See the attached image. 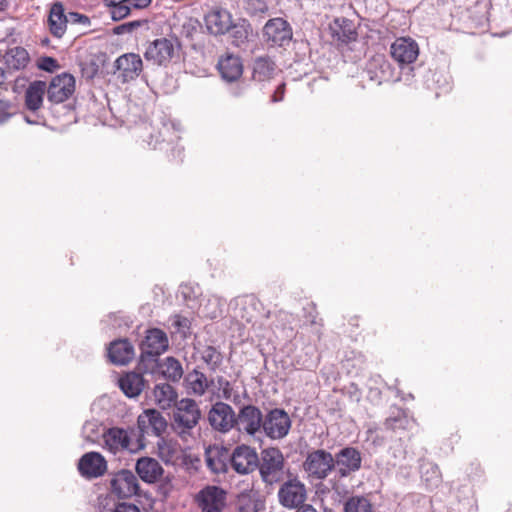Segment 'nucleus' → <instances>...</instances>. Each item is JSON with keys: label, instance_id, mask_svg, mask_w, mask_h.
<instances>
[{"label": "nucleus", "instance_id": "nucleus-55", "mask_svg": "<svg viewBox=\"0 0 512 512\" xmlns=\"http://www.w3.org/2000/svg\"><path fill=\"white\" fill-rule=\"evenodd\" d=\"M296 512H318L312 505H304L302 508L298 509Z\"/></svg>", "mask_w": 512, "mask_h": 512}, {"label": "nucleus", "instance_id": "nucleus-11", "mask_svg": "<svg viewBox=\"0 0 512 512\" xmlns=\"http://www.w3.org/2000/svg\"><path fill=\"white\" fill-rule=\"evenodd\" d=\"M263 35L271 45L282 47L291 41L292 28L283 18H272L264 25Z\"/></svg>", "mask_w": 512, "mask_h": 512}, {"label": "nucleus", "instance_id": "nucleus-13", "mask_svg": "<svg viewBox=\"0 0 512 512\" xmlns=\"http://www.w3.org/2000/svg\"><path fill=\"white\" fill-rule=\"evenodd\" d=\"M369 79L377 85L398 80L394 76V68L389 60L382 54H376L369 59L366 65Z\"/></svg>", "mask_w": 512, "mask_h": 512}, {"label": "nucleus", "instance_id": "nucleus-28", "mask_svg": "<svg viewBox=\"0 0 512 512\" xmlns=\"http://www.w3.org/2000/svg\"><path fill=\"white\" fill-rule=\"evenodd\" d=\"M119 386L127 397H137L144 389L143 376L136 372L126 373L119 379Z\"/></svg>", "mask_w": 512, "mask_h": 512}, {"label": "nucleus", "instance_id": "nucleus-47", "mask_svg": "<svg viewBox=\"0 0 512 512\" xmlns=\"http://www.w3.org/2000/svg\"><path fill=\"white\" fill-rule=\"evenodd\" d=\"M126 28H127V31L128 33H131L132 31L138 29L139 27H145L147 30L149 29V22L147 19H140V20H133V21H129V22H126Z\"/></svg>", "mask_w": 512, "mask_h": 512}, {"label": "nucleus", "instance_id": "nucleus-10", "mask_svg": "<svg viewBox=\"0 0 512 512\" xmlns=\"http://www.w3.org/2000/svg\"><path fill=\"white\" fill-rule=\"evenodd\" d=\"M291 427L289 415L282 409H273L263 421V430L271 439L284 438Z\"/></svg>", "mask_w": 512, "mask_h": 512}, {"label": "nucleus", "instance_id": "nucleus-7", "mask_svg": "<svg viewBox=\"0 0 512 512\" xmlns=\"http://www.w3.org/2000/svg\"><path fill=\"white\" fill-rule=\"evenodd\" d=\"M111 491L119 499L131 498L138 494L140 490L136 475L127 469H122L115 473L110 480Z\"/></svg>", "mask_w": 512, "mask_h": 512}, {"label": "nucleus", "instance_id": "nucleus-18", "mask_svg": "<svg viewBox=\"0 0 512 512\" xmlns=\"http://www.w3.org/2000/svg\"><path fill=\"white\" fill-rule=\"evenodd\" d=\"M78 470L87 478H97L106 472L107 462L99 452H88L80 458Z\"/></svg>", "mask_w": 512, "mask_h": 512}, {"label": "nucleus", "instance_id": "nucleus-3", "mask_svg": "<svg viewBox=\"0 0 512 512\" xmlns=\"http://www.w3.org/2000/svg\"><path fill=\"white\" fill-rule=\"evenodd\" d=\"M310 480L322 481L335 469L334 456L324 449L309 451L302 464Z\"/></svg>", "mask_w": 512, "mask_h": 512}, {"label": "nucleus", "instance_id": "nucleus-14", "mask_svg": "<svg viewBox=\"0 0 512 512\" xmlns=\"http://www.w3.org/2000/svg\"><path fill=\"white\" fill-rule=\"evenodd\" d=\"M196 500L201 512H223L226 492L217 486H207L197 494Z\"/></svg>", "mask_w": 512, "mask_h": 512}, {"label": "nucleus", "instance_id": "nucleus-41", "mask_svg": "<svg viewBox=\"0 0 512 512\" xmlns=\"http://www.w3.org/2000/svg\"><path fill=\"white\" fill-rule=\"evenodd\" d=\"M110 14L113 20L119 21L124 19L126 16L130 14L132 5L120 2H114L109 4Z\"/></svg>", "mask_w": 512, "mask_h": 512}, {"label": "nucleus", "instance_id": "nucleus-49", "mask_svg": "<svg viewBox=\"0 0 512 512\" xmlns=\"http://www.w3.org/2000/svg\"><path fill=\"white\" fill-rule=\"evenodd\" d=\"M284 89H285V84L282 83L280 84L276 91L274 92L273 96H272V102H279V101H282L283 97H284Z\"/></svg>", "mask_w": 512, "mask_h": 512}, {"label": "nucleus", "instance_id": "nucleus-4", "mask_svg": "<svg viewBox=\"0 0 512 512\" xmlns=\"http://www.w3.org/2000/svg\"><path fill=\"white\" fill-rule=\"evenodd\" d=\"M179 42L176 38H157L148 43L144 58L157 66H166L179 49Z\"/></svg>", "mask_w": 512, "mask_h": 512}, {"label": "nucleus", "instance_id": "nucleus-26", "mask_svg": "<svg viewBox=\"0 0 512 512\" xmlns=\"http://www.w3.org/2000/svg\"><path fill=\"white\" fill-rule=\"evenodd\" d=\"M49 30L57 38H61L67 29V17L64 14L63 5L60 2L54 3L48 17Z\"/></svg>", "mask_w": 512, "mask_h": 512}, {"label": "nucleus", "instance_id": "nucleus-36", "mask_svg": "<svg viewBox=\"0 0 512 512\" xmlns=\"http://www.w3.org/2000/svg\"><path fill=\"white\" fill-rule=\"evenodd\" d=\"M344 512H374V509L367 497L356 495L345 501Z\"/></svg>", "mask_w": 512, "mask_h": 512}, {"label": "nucleus", "instance_id": "nucleus-16", "mask_svg": "<svg viewBox=\"0 0 512 512\" xmlns=\"http://www.w3.org/2000/svg\"><path fill=\"white\" fill-rule=\"evenodd\" d=\"M335 469L341 478L349 476L361 467V454L353 447L341 449L334 457Z\"/></svg>", "mask_w": 512, "mask_h": 512}, {"label": "nucleus", "instance_id": "nucleus-25", "mask_svg": "<svg viewBox=\"0 0 512 512\" xmlns=\"http://www.w3.org/2000/svg\"><path fill=\"white\" fill-rule=\"evenodd\" d=\"M108 357L113 364L126 365L134 357L133 345L127 339L115 340L108 348Z\"/></svg>", "mask_w": 512, "mask_h": 512}, {"label": "nucleus", "instance_id": "nucleus-31", "mask_svg": "<svg viewBox=\"0 0 512 512\" xmlns=\"http://www.w3.org/2000/svg\"><path fill=\"white\" fill-rule=\"evenodd\" d=\"M275 63L268 56H261L253 62V79L258 82L268 81L275 72Z\"/></svg>", "mask_w": 512, "mask_h": 512}, {"label": "nucleus", "instance_id": "nucleus-8", "mask_svg": "<svg viewBox=\"0 0 512 512\" xmlns=\"http://www.w3.org/2000/svg\"><path fill=\"white\" fill-rule=\"evenodd\" d=\"M259 458L260 456H258L254 448L240 445L233 450L229 457V462L238 474L245 475L257 469L260 461Z\"/></svg>", "mask_w": 512, "mask_h": 512}, {"label": "nucleus", "instance_id": "nucleus-19", "mask_svg": "<svg viewBox=\"0 0 512 512\" xmlns=\"http://www.w3.org/2000/svg\"><path fill=\"white\" fill-rule=\"evenodd\" d=\"M168 347L169 341L166 333L158 328L148 330L140 345L141 351L152 357H159Z\"/></svg>", "mask_w": 512, "mask_h": 512}, {"label": "nucleus", "instance_id": "nucleus-29", "mask_svg": "<svg viewBox=\"0 0 512 512\" xmlns=\"http://www.w3.org/2000/svg\"><path fill=\"white\" fill-rule=\"evenodd\" d=\"M185 386L188 394L202 396L209 387V382L204 373L194 369L185 376Z\"/></svg>", "mask_w": 512, "mask_h": 512}, {"label": "nucleus", "instance_id": "nucleus-51", "mask_svg": "<svg viewBox=\"0 0 512 512\" xmlns=\"http://www.w3.org/2000/svg\"><path fill=\"white\" fill-rule=\"evenodd\" d=\"M70 17L75 21L79 23L86 24L89 22V19L87 16L79 14V13H70Z\"/></svg>", "mask_w": 512, "mask_h": 512}, {"label": "nucleus", "instance_id": "nucleus-17", "mask_svg": "<svg viewBox=\"0 0 512 512\" xmlns=\"http://www.w3.org/2000/svg\"><path fill=\"white\" fill-rule=\"evenodd\" d=\"M115 68L120 72L123 82L136 79L143 70V61L138 54L126 53L115 61Z\"/></svg>", "mask_w": 512, "mask_h": 512}, {"label": "nucleus", "instance_id": "nucleus-1", "mask_svg": "<svg viewBox=\"0 0 512 512\" xmlns=\"http://www.w3.org/2000/svg\"><path fill=\"white\" fill-rule=\"evenodd\" d=\"M259 460L257 469L259 470L262 482L266 486L273 487L278 485L292 474L279 448L269 447L263 449Z\"/></svg>", "mask_w": 512, "mask_h": 512}, {"label": "nucleus", "instance_id": "nucleus-27", "mask_svg": "<svg viewBox=\"0 0 512 512\" xmlns=\"http://www.w3.org/2000/svg\"><path fill=\"white\" fill-rule=\"evenodd\" d=\"M154 401L161 409L166 410L171 408L178 402V394L174 387L169 383L156 384L153 389Z\"/></svg>", "mask_w": 512, "mask_h": 512}, {"label": "nucleus", "instance_id": "nucleus-39", "mask_svg": "<svg viewBox=\"0 0 512 512\" xmlns=\"http://www.w3.org/2000/svg\"><path fill=\"white\" fill-rule=\"evenodd\" d=\"M158 368H160L159 357H152L141 351L138 369L143 373L153 374Z\"/></svg>", "mask_w": 512, "mask_h": 512}, {"label": "nucleus", "instance_id": "nucleus-48", "mask_svg": "<svg viewBox=\"0 0 512 512\" xmlns=\"http://www.w3.org/2000/svg\"><path fill=\"white\" fill-rule=\"evenodd\" d=\"M114 512H140V509L131 503H119L115 509Z\"/></svg>", "mask_w": 512, "mask_h": 512}, {"label": "nucleus", "instance_id": "nucleus-32", "mask_svg": "<svg viewBox=\"0 0 512 512\" xmlns=\"http://www.w3.org/2000/svg\"><path fill=\"white\" fill-rule=\"evenodd\" d=\"M262 506L257 491L245 490L238 496L237 512H258Z\"/></svg>", "mask_w": 512, "mask_h": 512}, {"label": "nucleus", "instance_id": "nucleus-35", "mask_svg": "<svg viewBox=\"0 0 512 512\" xmlns=\"http://www.w3.org/2000/svg\"><path fill=\"white\" fill-rule=\"evenodd\" d=\"M229 458L218 450L208 451L206 454V464L215 474L225 473L228 470Z\"/></svg>", "mask_w": 512, "mask_h": 512}, {"label": "nucleus", "instance_id": "nucleus-20", "mask_svg": "<svg viewBox=\"0 0 512 512\" xmlns=\"http://www.w3.org/2000/svg\"><path fill=\"white\" fill-rule=\"evenodd\" d=\"M237 424L249 435H254L263 428V416L259 408L253 405L242 407L236 416Z\"/></svg>", "mask_w": 512, "mask_h": 512}, {"label": "nucleus", "instance_id": "nucleus-60", "mask_svg": "<svg viewBox=\"0 0 512 512\" xmlns=\"http://www.w3.org/2000/svg\"><path fill=\"white\" fill-rule=\"evenodd\" d=\"M25 119H26V121H27L28 123H34V122H33V121H31V119H29V118H25Z\"/></svg>", "mask_w": 512, "mask_h": 512}, {"label": "nucleus", "instance_id": "nucleus-6", "mask_svg": "<svg viewBox=\"0 0 512 512\" xmlns=\"http://www.w3.org/2000/svg\"><path fill=\"white\" fill-rule=\"evenodd\" d=\"M208 422L214 430L227 433L237 424V418L229 404L219 401L209 410Z\"/></svg>", "mask_w": 512, "mask_h": 512}, {"label": "nucleus", "instance_id": "nucleus-37", "mask_svg": "<svg viewBox=\"0 0 512 512\" xmlns=\"http://www.w3.org/2000/svg\"><path fill=\"white\" fill-rule=\"evenodd\" d=\"M201 358L212 370L216 371L222 363V354L213 346H206L201 351Z\"/></svg>", "mask_w": 512, "mask_h": 512}, {"label": "nucleus", "instance_id": "nucleus-38", "mask_svg": "<svg viewBox=\"0 0 512 512\" xmlns=\"http://www.w3.org/2000/svg\"><path fill=\"white\" fill-rule=\"evenodd\" d=\"M335 25L340 29L334 30V34L337 36L338 40L347 43L356 38V32L347 19H342L341 23L339 19H336Z\"/></svg>", "mask_w": 512, "mask_h": 512}, {"label": "nucleus", "instance_id": "nucleus-22", "mask_svg": "<svg viewBox=\"0 0 512 512\" xmlns=\"http://www.w3.org/2000/svg\"><path fill=\"white\" fill-rule=\"evenodd\" d=\"M135 471L140 479L147 484L158 482L164 469L158 460L152 457H141L136 461Z\"/></svg>", "mask_w": 512, "mask_h": 512}, {"label": "nucleus", "instance_id": "nucleus-23", "mask_svg": "<svg viewBox=\"0 0 512 512\" xmlns=\"http://www.w3.org/2000/svg\"><path fill=\"white\" fill-rule=\"evenodd\" d=\"M206 27L213 35H223L232 26V15L225 9L212 11L205 17Z\"/></svg>", "mask_w": 512, "mask_h": 512}, {"label": "nucleus", "instance_id": "nucleus-40", "mask_svg": "<svg viewBox=\"0 0 512 512\" xmlns=\"http://www.w3.org/2000/svg\"><path fill=\"white\" fill-rule=\"evenodd\" d=\"M247 11L250 16L263 19L269 12V6L265 0H249Z\"/></svg>", "mask_w": 512, "mask_h": 512}, {"label": "nucleus", "instance_id": "nucleus-5", "mask_svg": "<svg viewBox=\"0 0 512 512\" xmlns=\"http://www.w3.org/2000/svg\"><path fill=\"white\" fill-rule=\"evenodd\" d=\"M281 483L277 497L283 507L293 509L305 502L306 486L297 475L291 474Z\"/></svg>", "mask_w": 512, "mask_h": 512}, {"label": "nucleus", "instance_id": "nucleus-45", "mask_svg": "<svg viewBox=\"0 0 512 512\" xmlns=\"http://www.w3.org/2000/svg\"><path fill=\"white\" fill-rule=\"evenodd\" d=\"M384 424L385 427L390 430L405 429L408 420L404 415L398 413L397 416L387 418Z\"/></svg>", "mask_w": 512, "mask_h": 512}, {"label": "nucleus", "instance_id": "nucleus-58", "mask_svg": "<svg viewBox=\"0 0 512 512\" xmlns=\"http://www.w3.org/2000/svg\"><path fill=\"white\" fill-rule=\"evenodd\" d=\"M173 152H177L178 155H180L181 153V149L180 148H173Z\"/></svg>", "mask_w": 512, "mask_h": 512}, {"label": "nucleus", "instance_id": "nucleus-53", "mask_svg": "<svg viewBox=\"0 0 512 512\" xmlns=\"http://www.w3.org/2000/svg\"><path fill=\"white\" fill-rule=\"evenodd\" d=\"M218 382H219V385L223 387L224 394L226 395L228 393V391L230 390V383H229V381H227L224 378L220 377Z\"/></svg>", "mask_w": 512, "mask_h": 512}, {"label": "nucleus", "instance_id": "nucleus-59", "mask_svg": "<svg viewBox=\"0 0 512 512\" xmlns=\"http://www.w3.org/2000/svg\"><path fill=\"white\" fill-rule=\"evenodd\" d=\"M175 323H176L177 325H179V326H181V325H182V323H181V321H180V320H177Z\"/></svg>", "mask_w": 512, "mask_h": 512}, {"label": "nucleus", "instance_id": "nucleus-57", "mask_svg": "<svg viewBox=\"0 0 512 512\" xmlns=\"http://www.w3.org/2000/svg\"><path fill=\"white\" fill-rule=\"evenodd\" d=\"M5 6V0H0V11L4 10Z\"/></svg>", "mask_w": 512, "mask_h": 512}, {"label": "nucleus", "instance_id": "nucleus-46", "mask_svg": "<svg viewBox=\"0 0 512 512\" xmlns=\"http://www.w3.org/2000/svg\"><path fill=\"white\" fill-rule=\"evenodd\" d=\"M38 67L47 72H53L59 68L58 61L53 57L44 56L39 59Z\"/></svg>", "mask_w": 512, "mask_h": 512}, {"label": "nucleus", "instance_id": "nucleus-34", "mask_svg": "<svg viewBox=\"0 0 512 512\" xmlns=\"http://www.w3.org/2000/svg\"><path fill=\"white\" fill-rule=\"evenodd\" d=\"M160 367L162 375L169 381L178 382L183 376L182 365L174 357H167Z\"/></svg>", "mask_w": 512, "mask_h": 512}, {"label": "nucleus", "instance_id": "nucleus-24", "mask_svg": "<svg viewBox=\"0 0 512 512\" xmlns=\"http://www.w3.org/2000/svg\"><path fill=\"white\" fill-rule=\"evenodd\" d=\"M218 70L222 78L227 82L238 80L243 74V64L240 57L226 54L218 61Z\"/></svg>", "mask_w": 512, "mask_h": 512}, {"label": "nucleus", "instance_id": "nucleus-9", "mask_svg": "<svg viewBox=\"0 0 512 512\" xmlns=\"http://www.w3.org/2000/svg\"><path fill=\"white\" fill-rule=\"evenodd\" d=\"M168 426L165 417L156 409H146L137 418L140 435L162 436Z\"/></svg>", "mask_w": 512, "mask_h": 512}, {"label": "nucleus", "instance_id": "nucleus-52", "mask_svg": "<svg viewBox=\"0 0 512 512\" xmlns=\"http://www.w3.org/2000/svg\"><path fill=\"white\" fill-rule=\"evenodd\" d=\"M151 3V0H133L132 7L133 8H144L147 7Z\"/></svg>", "mask_w": 512, "mask_h": 512}, {"label": "nucleus", "instance_id": "nucleus-54", "mask_svg": "<svg viewBox=\"0 0 512 512\" xmlns=\"http://www.w3.org/2000/svg\"><path fill=\"white\" fill-rule=\"evenodd\" d=\"M114 33L117 35L128 33L126 24L123 23L121 25H118L114 28Z\"/></svg>", "mask_w": 512, "mask_h": 512}, {"label": "nucleus", "instance_id": "nucleus-21", "mask_svg": "<svg viewBox=\"0 0 512 512\" xmlns=\"http://www.w3.org/2000/svg\"><path fill=\"white\" fill-rule=\"evenodd\" d=\"M104 448L116 454L123 450H132L129 432L124 428L112 427L103 433Z\"/></svg>", "mask_w": 512, "mask_h": 512}, {"label": "nucleus", "instance_id": "nucleus-42", "mask_svg": "<svg viewBox=\"0 0 512 512\" xmlns=\"http://www.w3.org/2000/svg\"><path fill=\"white\" fill-rule=\"evenodd\" d=\"M232 37V44L239 47L244 44L248 38V30L244 25L234 24L229 30Z\"/></svg>", "mask_w": 512, "mask_h": 512}, {"label": "nucleus", "instance_id": "nucleus-43", "mask_svg": "<svg viewBox=\"0 0 512 512\" xmlns=\"http://www.w3.org/2000/svg\"><path fill=\"white\" fill-rule=\"evenodd\" d=\"M258 301L254 297L246 298L241 307V318L247 323L255 322V315L252 313L256 309Z\"/></svg>", "mask_w": 512, "mask_h": 512}, {"label": "nucleus", "instance_id": "nucleus-50", "mask_svg": "<svg viewBox=\"0 0 512 512\" xmlns=\"http://www.w3.org/2000/svg\"><path fill=\"white\" fill-rule=\"evenodd\" d=\"M8 90V83L6 82V72L3 68L0 67V91Z\"/></svg>", "mask_w": 512, "mask_h": 512}, {"label": "nucleus", "instance_id": "nucleus-15", "mask_svg": "<svg viewBox=\"0 0 512 512\" xmlns=\"http://www.w3.org/2000/svg\"><path fill=\"white\" fill-rule=\"evenodd\" d=\"M75 90V79L71 74L63 73L56 76L47 88V99L53 103L66 101Z\"/></svg>", "mask_w": 512, "mask_h": 512}, {"label": "nucleus", "instance_id": "nucleus-30", "mask_svg": "<svg viewBox=\"0 0 512 512\" xmlns=\"http://www.w3.org/2000/svg\"><path fill=\"white\" fill-rule=\"evenodd\" d=\"M46 88V83L43 81H34L28 86L25 93V104L29 110L36 111L42 106Z\"/></svg>", "mask_w": 512, "mask_h": 512}, {"label": "nucleus", "instance_id": "nucleus-2", "mask_svg": "<svg viewBox=\"0 0 512 512\" xmlns=\"http://www.w3.org/2000/svg\"><path fill=\"white\" fill-rule=\"evenodd\" d=\"M201 419V410L194 399L182 398L175 406L171 417L172 430L182 439L192 435Z\"/></svg>", "mask_w": 512, "mask_h": 512}, {"label": "nucleus", "instance_id": "nucleus-33", "mask_svg": "<svg viewBox=\"0 0 512 512\" xmlns=\"http://www.w3.org/2000/svg\"><path fill=\"white\" fill-rule=\"evenodd\" d=\"M6 61L12 69L20 70L28 65L30 57L25 48L17 46L8 50Z\"/></svg>", "mask_w": 512, "mask_h": 512}, {"label": "nucleus", "instance_id": "nucleus-56", "mask_svg": "<svg viewBox=\"0 0 512 512\" xmlns=\"http://www.w3.org/2000/svg\"><path fill=\"white\" fill-rule=\"evenodd\" d=\"M111 3H114V2H120V3H126V4H131L132 5V1L133 0H109Z\"/></svg>", "mask_w": 512, "mask_h": 512}, {"label": "nucleus", "instance_id": "nucleus-12", "mask_svg": "<svg viewBox=\"0 0 512 512\" xmlns=\"http://www.w3.org/2000/svg\"><path fill=\"white\" fill-rule=\"evenodd\" d=\"M390 54L400 67L410 65L419 56L418 43L411 37H399L390 46Z\"/></svg>", "mask_w": 512, "mask_h": 512}, {"label": "nucleus", "instance_id": "nucleus-44", "mask_svg": "<svg viewBox=\"0 0 512 512\" xmlns=\"http://www.w3.org/2000/svg\"><path fill=\"white\" fill-rule=\"evenodd\" d=\"M17 113V107L8 100H0V124L7 122Z\"/></svg>", "mask_w": 512, "mask_h": 512}]
</instances>
